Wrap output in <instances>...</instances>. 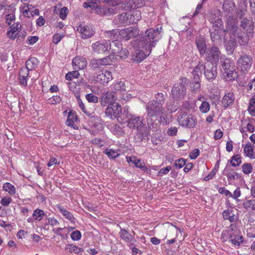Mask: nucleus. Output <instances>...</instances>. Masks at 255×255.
I'll use <instances>...</instances> for the list:
<instances>
[{"label":"nucleus","instance_id":"f257e3e1","mask_svg":"<svg viewBox=\"0 0 255 255\" xmlns=\"http://www.w3.org/2000/svg\"><path fill=\"white\" fill-rule=\"evenodd\" d=\"M161 30V26L156 29H147L145 35L131 41V45L135 49V61L141 62L150 54L152 48L155 47L156 42L160 38Z\"/></svg>","mask_w":255,"mask_h":255},{"label":"nucleus","instance_id":"f03ea898","mask_svg":"<svg viewBox=\"0 0 255 255\" xmlns=\"http://www.w3.org/2000/svg\"><path fill=\"white\" fill-rule=\"evenodd\" d=\"M155 98V100L149 102L146 106L148 127L153 130L157 128V125L159 124L158 118L163 113L164 95L161 93H158Z\"/></svg>","mask_w":255,"mask_h":255},{"label":"nucleus","instance_id":"7ed1b4c3","mask_svg":"<svg viewBox=\"0 0 255 255\" xmlns=\"http://www.w3.org/2000/svg\"><path fill=\"white\" fill-rule=\"evenodd\" d=\"M141 18L139 11L124 12L119 15V20L121 23L129 25L136 23Z\"/></svg>","mask_w":255,"mask_h":255},{"label":"nucleus","instance_id":"20e7f679","mask_svg":"<svg viewBox=\"0 0 255 255\" xmlns=\"http://www.w3.org/2000/svg\"><path fill=\"white\" fill-rule=\"evenodd\" d=\"M187 79L185 78H182L179 83L175 84L171 91L172 95L175 100L183 99L185 94L186 89L185 84L187 83Z\"/></svg>","mask_w":255,"mask_h":255},{"label":"nucleus","instance_id":"39448f33","mask_svg":"<svg viewBox=\"0 0 255 255\" xmlns=\"http://www.w3.org/2000/svg\"><path fill=\"white\" fill-rule=\"evenodd\" d=\"M205 54V60L211 62L212 65H217L219 59L221 60V57H223L219 48L215 46L207 48Z\"/></svg>","mask_w":255,"mask_h":255},{"label":"nucleus","instance_id":"423d86ee","mask_svg":"<svg viewBox=\"0 0 255 255\" xmlns=\"http://www.w3.org/2000/svg\"><path fill=\"white\" fill-rule=\"evenodd\" d=\"M105 113L107 117L111 119H117L119 121L122 114L121 106L118 103L108 106L106 109Z\"/></svg>","mask_w":255,"mask_h":255},{"label":"nucleus","instance_id":"0eeeda50","mask_svg":"<svg viewBox=\"0 0 255 255\" xmlns=\"http://www.w3.org/2000/svg\"><path fill=\"white\" fill-rule=\"evenodd\" d=\"M177 120L180 126L189 128L194 127L197 124L195 118L192 115H180L178 116Z\"/></svg>","mask_w":255,"mask_h":255},{"label":"nucleus","instance_id":"6e6552de","mask_svg":"<svg viewBox=\"0 0 255 255\" xmlns=\"http://www.w3.org/2000/svg\"><path fill=\"white\" fill-rule=\"evenodd\" d=\"M109 41L101 40L93 43L92 47L94 53L104 54L109 51Z\"/></svg>","mask_w":255,"mask_h":255},{"label":"nucleus","instance_id":"1a4fd4ad","mask_svg":"<svg viewBox=\"0 0 255 255\" xmlns=\"http://www.w3.org/2000/svg\"><path fill=\"white\" fill-rule=\"evenodd\" d=\"M139 34V29L135 27H129L120 30L119 34L125 40L137 36Z\"/></svg>","mask_w":255,"mask_h":255},{"label":"nucleus","instance_id":"9d476101","mask_svg":"<svg viewBox=\"0 0 255 255\" xmlns=\"http://www.w3.org/2000/svg\"><path fill=\"white\" fill-rule=\"evenodd\" d=\"M117 100L115 93L111 92H107L103 93L101 94L100 102L102 106H106L115 104V101Z\"/></svg>","mask_w":255,"mask_h":255},{"label":"nucleus","instance_id":"9b49d317","mask_svg":"<svg viewBox=\"0 0 255 255\" xmlns=\"http://www.w3.org/2000/svg\"><path fill=\"white\" fill-rule=\"evenodd\" d=\"M127 123L129 128L136 129L137 130L140 129L141 127L143 125V119L140 117H136L133 115L129 116Z\"/></svg>","mask_w":255,"mask_h":255},{"label":"nucleus","instance_id":"f8f14e48","mask_svg":"<svg viewBox=\"0 0 255 255\" xmlns=\"http://www.w3.org/2000/svg\"><path fill=\"white\" fill-rule=\"evenodd\" d=\"M234 226L233 225L230 226V229L228 231V235L231 243L235 246H239L243 242V237L239 235V231L237 230H234Z\"/></svg>","mask_w":255,"mask_h":255},{"label":"nucleus","instance_id":"ddd939ff","mask_svg":"<svg viewBox=\"0 0 255 255\" xmlns=\"http://www.w3.org/2000/svg\"><path fill=\"white\" fill-rule=\"evenodd\" d=\"M240 30L238 27L237 20L232 16H229L226 23V31L230 35L236 36V33Z\"/></svg>","mask_w":255,"mask_h":255},{"label":"nucleus","instance_id":"4468645a","mask_svg":"<svg viewBox=\"0 0 255 255\" xmlns=\"http://www.w3.org/2000/svg\"><path fill=\"white\" fill-rule=\"evenodd\" d=\"M238 64L243 72L247 71L252 66V58L248 55H245L242 56L238 60Z\"/></svg>","mask_w":255,"mask_h":255},{"label":"nucleus","instance_id":"2eb2a0df","mask_svg":"<svg viewBox=\"0 0 255 255\" xmlns=\"http://www.w3.org/2000/svg\"><path fill=\"white\" fill-rule=\"evenodd\" d=\"M112 79L113 76L112 73L107 70L98 74L95 79L97 82L104 85L108 84Z\"/></svg>","mask_w":255,"mask_h":255},{"label":"nucleus","instance_id":"dca6fc26","mask_svg":"<svg viewBox=\"0 0 255 255\" xmlns=\"http://www.w3.org/2000/svg\"><path fill=\"white\" fill-rule=\"evenodd\" d=\"M77 30L81 34V37L84 39L90 38L95 33L92 28L83 24H79L77 27Z\"/></svg>","mask_w":255,"mask_h":255},{"label":"nucleus","instance_id":"f3484780","mask_svg":"<svg viewBox=\"0 0 255 255\" xmlns=\"http://www.w3.org/2000/svg\"><path fill=\"white\" fill-rule=\"evenodd\" d=\"M120 238L125 242L128 243L129 246L135 245L137 241L126 230L121 228L119 232Z\"/></svg>","mask_w":255,"mask_h":255},{"label":"nucleus","instance_id":"a211bd4d","mask_svg":"<svg viewBox=\"0 0 255 255\" xmlns=\"http://www.w3.org/2000/svg\"><path fill=\"white\" fill-rule=\"evenodd\" d=\"M87 64V60L83 57H76L72 60V65L75 70L84 69L86 67Z\"/></svg>","mask_w":255,"mask_h":255},{"label":"nucleus","instance_id":"6ab92c4d","mask_svg":"<svg viewBox=\"0 0 255 255\" xmlns=\"http://www.w3.org/2000/svg\"><path fill=\"white\" fill-rule=\"evenodd\" d=\"M125 8L127 9L139 8L145 4L143 0H128L125 3Z\"/></svg>","mask_w":255,"mask_h":255},{"label":"nucleus","instance_id":"aec40b11","mask_svg":"<svg viewBox=\"0 0 255 255\" xmlns=\"http://www.w3.org/2000/svg\"><path fill=\"white\" fill-rule=\"evenodd\" d=\"M204 75L209 81H213L217 77V65H212V67H207L205 71Z\"/></svg>","mask_w":255,"mask_h":255},{"label":"nucleus","instance_id":"412c9836","mask_svg":"<svg viewBox=\"0 0 255 255\" xmlns=\"http://www.w3.org/2000/svg\"><path fill=\"white\" fill-rule=\"evenodd\" d=\"M95 13L101 16H108L115 13V9L105 6H98L95 8Z\"/></svg>","mask_w":255,"mask_h":255},{"label":"nucleus","instance_id":"4be33fe9","mask_svg":"<svg viewBox=\"0 0 255 255\" xmlns=\"http://www.w3.org/2000/svg\"><path fill=\"white\" fill-rule=\"evenodd\" d=\"M241 26L247 33H251L253 32L254 29V22L251 19L245 18L241 21Z\"/></svg>","mask_w":255,"mask_h":255},{"label":"nucleus","instance_id":"5701e85b","mask_svg":"<svg viewBox=\"0 0 255 255\" xmlns=\"http://www.w3.org/2000/svg\"><path fill=\"white\" fill-rule=\"evenodd\" d=\"M235 100L234 94L232 92L226 93L222 100L223 106L227 108L233 105Z\"/></svg>","mask_w":255,"mask_h":255},{"label":"nucleus","instance_id":"b1692460","mask_svg":"<svg viewBox=\"0 0 255 255\" xmlns=\"http://www.w3.org/2000/svg\"><path fill=\"white\" fill-rule=\"evenodd\" d=\"M196 45L200 55L203 56L207 50L206 44L204 38L201 36L197 37L196 39Z\"/></svg>","mask_w":255,"mask_h":255},{"label":"nucleus","instance_id":"393cba45","mask_svg":"<svg viewBox=\"0 0 255 255\" xmlns=\"http://www.w3.org/2000/svg\"><path fill=\"white\" fill-rule=\"evenodd\" d=\"M220 60L222 68L221 71L223 73L234 68V63L230 59L225 58L224 57H221Z\"/></svg>","mask_w":255,"mask_h":255},{"label":"nucleus","instance_id":"a878e982","mask_svg":"<svg viewBox=\"0 0 255 255\" xmlns=\"http://www.w3.org/2000/svg\"><path fill=\"white\" fill-rule=\"evenodd\" d=\"M207 67L204 64L202 61H199L198 65L195 67L192 72L193 77L195 79L199 80L200 75L202 74L203 70H205Z\"/></svg>","mask_w":255,"mask_h":255},{"label":"nucleus","instance_id":"bb28decb","mask_svg":"<svg viewBox=\"0 0 255 255\" xmlns=\"http://www.w3.org/2000/svg\"><path fill=\"white\" fill-rule=\"evenodd\" d=\"M57 208L60 213L65 217V218L70 221L72 223L75 224L76 219L74 217L73 214L69 211H67L65 208L61 206H58Z\"/></svg>","mask_w":255,"mask_h":255},{"label":"nucleus","instance_id":"cd10ccee","mask_svg":"<svg viewBox=\"0 0 255 255\" xmlns=\"http://www.w3.org/2000/svg\"><path fill=\"white\" fill-rule=\"evenodd\" d=\"M109 49L111 50L113 53H119L123 50L122 44L120 42L114 40L111 43L110 42Z\"/></svg>","mask_w":255,"mask_h":255},{"label":"nucleus","instance_id":"c85d7f7f","mask_svg":"<svg viewBox=\"0 0 255 255\" xmlns=\"http://www.w3.org/2000/svg\"><path fill=\"white\" fill-rule=\"evenodd\" d=\"M77 117L75 113L70 112L68 114L67 120L66 121V125L76 129L77 127L75 125V123L77 121Z\"/></svg>","mask_w":255,"mask_h":255},{"label":"nucleus","instance_id":"c756f323","mask_svg":"<svg viewBox=\"0 0 255 255\" xmlns=\"http://www.w3.org/2000/svg\"><path fill=\"white\" fill-rule=\"evenodd\" d=\"M236 5L233 0H225L223 5L224 11L232 13L235 9Z\"/></svg>","mask_w":255,"mask_h":255},{"label":"nucleus","instance_id":"7c9ffc66","mask_svg":"<svg viewBox=\"0 0 255 255\" xmlns=\"http://www.w3.org/2000/svg\"><path fill=\"white\" fill-rule=\"evenodd\" d=\"M223 76L226 81H234L237 78L238 74L235 68H233L230 70L223 72Z\"/></svg>","mask_w":255,"mask_h":255},{"label":"nucleus","instance_id":"2f4dec72","mask_svg":"<svg viewBox=\"0 0 255 255\" xmlns=\"http://www.w3.org/2000/svg\"><path fill=\"white\" fill-rule=\"evenodd\" d=\"M244 208L248 211H251L253 214H255V200H247L243 204Z\"/></svg>","mask_w":255,"mask_h":255},{"label":"nucleus","instance_id":"473e14b6","mask_svg":"<svg viewBox=\"0 0 255 255\" xmlns=\"http://www.w3.org/2000/svg\"><path fill=\"white\" fill-rule=\"evenodd\" d=\"M223 218L225 220H228L230 222H234L236 221V217L232 210H226L223 212L222 213Z\"/></svg>","mask_w":255,"mask_h":255},{"label":"nucleus","instance_id":"72a5a7b5","mask_svg":"<svg viewBox=\"0 0 255 255\" xmlns=\"http://www.w3.org/2000/svg\"><path fill=\"white\" fill-rule=\"evenodd\" d=\"M136 135L141 140L145 138L148 139L150 135L149 129L142 126L140 129L137 130Z\"/></svg>","mask_w":255,"mask_h":255},{"label":"nucleus","instance_id":"f704fd0d","mask_svg":"<svg viewBox=\"0 0 255 255\" xmlns=\"http://www.w3.org/2000/svg\"><path fill=\"white\" fill-rule=\"evenodd\" d=\"M38 65V60L35 57H31L29 58L25 63V67L28 70L31 71L35 69Z\"/></svg>","mask_w":255,"mask_h":255},{"label":"nucleus","instance_id":"c9c22d12","mask_svg":"<svg viewBox=\"0 0 255 255\" xmlns=\"http://www.w3.org/2000/svg\"><path fill=\"white\" fill-rule=\"evenodd\" d=\"M244 151L246 156L251 159L255 158L254 148L250 143H247L245 145Z\"/></svg>","mask_w":255,"mask_h":255},{"label":"nucleus","instance_id":"e433bc0d","mask_svg":"<svg viewBox=\"0 0 255 255\" xmlns=\"http://www.w3.org/2000/svg\"><path fill=\"white\" fill-rule=\"evenodd\" d=\"M237 42L236 38L231 37V39L225 43V46L227 51L232 53L235 48L236 47Z\"/></svg>","mask_w":255,"mask_h":255},{"label":"nucleus","instance_id":"4c0bfd02","mask_svg":"<svg viewBox=\"0 0 255 255\" xmlns=\"http://www.w3.org/2000/svg\"><path fill=\"white\" fill-rule=\"evenodd\" d=\"M234 38H237L238 42L241 45H245L248 42V38L244 36V33L241 32V30L236 33V36Z\"/></svg>","mask_w":255,"mask_h":255},{"label":"nucleus","instance_id":"58836bf2","mask_svg":"<svg viewBox=\"0 0 255 255\" xmlns=\"http://www.w3.org/2000/svg\"><path fill=\"white\" fill-rule=\"evenodd\" d=\"M210 20L213 23V27L214 29L219 30L223 28V22L221 18H217L216 19L214 20L213 18H210Z\"/></svg>","mask_w":255,"mask_h":255},{"label":"nucleus","instance_id":"ea45409f","mask_svg":"<svg viewBox=\"0 0 255 255\" xmlns=\"http://www.w3.org/2000/svg\"><path fill=\"white\" fill-rule=\"evenodd\" d=\"M249 114L252 116H255V95L251 99L248 108Z\"/></svg>","mask_w":255,"mask_h":255},{"label":"nucleus","instance_id":"a19ab883","mask_svg":"<svg viewBox=\"0 0 255 255\" xmlns=\"http://www.w3.org/2000/svg\"><path fill=\"white\" fill-rule=\"evenodd\" d=\"M45 215L44 211L42 210L36 209L33 213L32 216L34 219L40 221Z\"/></svg>","mask_w":255,"mask_h":255},{"label":"nucleus","instance_id":"79ce46f5","mask_svg":"<svg viewBox=\"0 0 255 255\" xmlns=\"http://www.w3.org/2000/svg\"><path fill=\"white\" fill-rule=\"evenodd\" d=\"M113 86L115 90L118 91H120L122 93L126 91V85L123 81H118L114 84Z\"/></svg>","mask_w":255,"mask_h":255},{"label":"nucleus","instance_id":"37998d69","mask_svg":"<svg viewBox=\"0 0 255 255\" xmlns=\"http://www.w3.org/2000/svg\"><path fill=\"white\" fill-rule=\"evenodd\" d=\"M2 188L4 191L8 192L11 195H14L15 193V187L10 183H5L3 185Z\"/></svg>","mask_w":255,"mask_h":255},{"label":"nucleus","instance_id":"c03bdc74","mask_svg":"<svg viewBox=\"0 0 255 255\" xmlns=\"http://www.w3.org/2000/svg\"><path fill=\"white\" fill-rule=\"evenodd\" d=\"M228 170V167L226 166L224 171V174L227 177L228 180H235L238 178V174L237 173L234 171L227 172Z\"/></svg>","mask_w":255,"mask_h":255},{"label":"nucleus","instance_id":"a18cd8bd","mask_svg":"<svg viewBox=\"0 0 255 255\" xmlns=\"http://www.w3.org/2000/svg\"><path fill=\"white\" fill-rule=\"evenodd\" d=\"M104 153L107 154L109 157L111 158H115L120 155L119 150H115L113 149H107Z\"/></svg>","mask_w":255,"mask_h":255},{"label":"nucleus","instance_id":"49530a36","mask_svg":"<svg viewBox=\"0 0 255 255\" xmlns=\"http://www.w3.org/2000/svg\"><path fill=\"white\" fill-rule=\"evenodd\" d=\"M114 58V55H110L108 56L99 59L102 66H105L110 64L113 62L112 59Z\"/></svg>","mask_w":255,"mask_h":255},{"label":"nucleus","instance_id":"de8ad7c7","mask_svg":"<svg viewBox=\"0 0 255 255\" xmlns=\"http://www.w3.org/2000/svg\"><path fill=\"white\" fill-rule=\"evenodd\" d=\"M80 75L78 70H75V71L68 72L65 76L66 80H72L74 78H78Z\"/></svg>","mask_w":255,"mask_h":255},{"label":"nucleus","instance_id":"09e8293b","mask_svg":"<svg viewBox=\"0 0 255 255\" xmlns=\"http://www.w3.org/2000/svg\"><path fill=\"white\" fill-rule=\"evenodd\" d=\"M200 111L203 113H207L210 109V104L206 101H202L199 107Z\"/></svg>","mask_w":255,"mask_h":255},{"label":"nucleus","instance_id":"8fccbe9b","mask_svg":"<svg viewBox=\"0 0 255 255\" xmlns=\"http://www.w3.org/2000/svg\"><path fill=\"white\" fill-rule=\"evenodd\" d=\"M119 29H114L113 30L108 31L107 32V35L108 37L113 39H117L119 37Z\"/></svg>","mask_w":255,"mask_h":255},{"label":"nucleus","instance_id":"3c124183","mask_svg":"<svg viewBox=\"0 0 255 255\" xmlns=\"http://www.w3.org/2000/svg\"><path fill=\"white\" fill-rule=\"evenodd\" d=\"M241 163V156L237 154L235 156H233L232 157V159L231 160V163L233 166H238Z\"/></svg>","mask_w":255,"mask_h":255},{"label":"nucleus","instance_id":"603ef678","mask_svg":"<svg viewBox=\"0 0 255 255\" xmlns=\"http://www.w3.org/2000/svg\"><path fill=\"white\" fill-rule=\"evenodd\" d=\"M253 167L251 163H246L242 165V171L244 173L249 174L252 172Z\"/></svg>","mask_w":255,"mask_h":255},{"label":"nucleus","instance_id":"864d4df0","mask_svg":"<svg viewBox=\"0 0 255 255\" xmlns=\"http://www.w3.org/2000/svg\"><path fill=\"white\" fill-rule=\"evenodd\" d=\"M85 98L89 103H97L99 101L98 97L91 93L86 94Z\"/></svg>","mask_w":255,"mask_h":255},{"label":"nucleus","instance_id":"5fc2aeb1","mask_svg":"<svg viewBox=\"0 0 255 255\" xmlns=\"http://www.w3.org/2000/svg\"><path fill=\"white\" fill-rule=\"evenodd\" d=\"M199 80L195 79L193 77L192 83H191L190 88L192 91L194 92L198 91L200 88V83L198 81Z\"/></svg>","mask_w":255,"mask_h":255},{"label":"nucleus","instance_id":"6e6d98bb","mask_svg":"<svg viewBox=\"0 0 255 255\" xmlns=\"http://www.w3.org/2000/svg\"><path fill=\"white\" fill-rule=\"evenodd\" d=\"M90 66L93 69H96L100 68L102 65L99 59H93L91 60Z\"/></svg>","mask_w":255,"mask_h":255},{"label":"nucleus","instance_id":"4d7b16f0","mask_svg":"<svg viewBox=\"0 0 255 255\" xmlns=\"http://www.w3.org/2000/svg\"><path fill=\"white\" fill-rule=\"evenodd\" d=\"M15 19V15L13 11L11 13L7 14L5 15L6 22L9 25L11 24L12 22L14 21Z\"/></svg>","mask_w":255,"mask_h":255},{"label":"nucleus","instance_id":"13d9d810","mask_svg":"<svg viewBox=\"0 0 255 255\" xmlns=\"http://www.w3.org/2000/svg\"><path fill=\"white\" fill-rule=\"evenodd\" d=\"M61 100V99L59 96H53L48 100V103L49 104L54 105L59 103Z\"/></svg>","mask_w":255,"mask_h":255},{"label":"nucleus","instance_id":"bf43d9fd","mask_svg":"<svg viewBox=\"0 0 255 255\" xmlns=\"http://www.w3.org/2000/svg\"><path fill=\"white\" fill-rule=\"evenodd\" d=\"M214 31L210 32V36L212 41H215L220 38V32L219 30L214 29Z\"/></svg>","mask_w":255,"mask_h":255},{"label":"nucleus","instance_id":"052dcab7","mask_svg":"<svg viewBox=\"0 0 255 255\" xmlns=\"http://www.w3.org/2000/svg\"><path fill=\"white\" fill-rule=\"evenodd\" d=\"M71 238L73 241H79L81 238V234L79 231H75L71 233Z\"/></svg>","mask_w":255,"mask_h":255},{"label":"nucleus","instance_id":"680f3d73","mask_svg":"<svg viewBox=\"0 0 255 255\" xmlns=\"http://www.w3.org/2000/svg\"><path fill=\"white\" fill-rule=\"evenodd\" d=\"M182 107L186 110H190L194 108V104L191 101H186L183 103Z\"/></svg>","mask_w":255,"mask_h":255},{"label":"nucleus","instance_id":"e2e57ef3","mask_svg":"<svg viewBox=\"0 0 255 255\" xmlns=\"http://www.w3.org/2000/svg\"><path fill=\"white\" fill-rule=\"evenodd\" d=\"M68 13V8L66 7H63L60 9V10L59 11L60 17L62 19H65L67 16Z\"/></svg>","mask_w":255,"mask_h":255},{"label":"nucleus","instance_id":"0e129e2a","mask_svg":"<svg viewBox=\"0 0 255 255\" xmlns=\"http://www.w3.org/2000/svg\"><path fill=\"white\" fill-rule=\"evenodd\" d=\"M29 5H24L23 7V14L25 16L30 17L33 16V13L29 10Z\"/></svg>","mask_w":255,"mask_h":255},{"label":"nucleus","instance_id":"69168bd1","mask_svg":"<svg viewBox=\"0 0 255 255\" xmlns=\"http://www.w3.org/2000/svg\"><path fill=\"white\" fill-rule=\"evenodd\" d=\"M185 164L186 161L183 158L179 159L178 160H176L175 163V166L179 169L183 167Z\"/></svg>","mask_w":255,"mask_h":255},{"label":"nucleus","instance_id":"338daca9","mask_svg":"<svg viewBox=\"0 0 255 255\" xmlns=\"http://www.w3.org/2000/svg\"><path fill=\"white\" fill-rule=\"evenodd\" d=\"M171 169V168L170 166H166V167L162 168L158 172V175L161 176L163 175H165L169 172Z\"/></svg>","mask_w":255,"mask_h":255},{"label":"nucleus","instance_id":"774afa93","mask_svg":"<svg viewBox=\"0 0 255 255\" xmlns=\"http://www.w3.org/2000/svg\"><path fill=\"white\" fill-rule=\"evenodd\" d=\"M29 71L26 68L23 67L21 68L19 73V76L28 77L29 75Z\"/></svg>","mask_w":255,"mask_h":255}]
</instances>
